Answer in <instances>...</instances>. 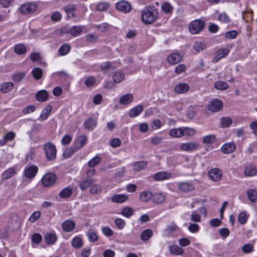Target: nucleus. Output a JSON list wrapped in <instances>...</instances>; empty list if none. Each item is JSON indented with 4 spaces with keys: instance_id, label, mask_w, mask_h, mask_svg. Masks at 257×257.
Wrapping results in <instances>:
<instances>
[{
    "instance_id": "f257e3e1",
    "label": "nucleus",
    "mask_w": 257,
    "mask_h": 257,
    "mask_svg": "<svg viewBox=\"0 0 257 257\" xmlns=\"http://www.w3.org/2000/svg\"><path fill=\"white\" fill-rule=\"evenodd\" d=\"M158 17V11L154 7L147 6L142 11V20L146 24L154 23Z\"/></svg>"
},
{
    "instance_id": "f03ea898",
    "label": "nucleus",
    "mask_w": 257,
    "mask_h": 257,
    "mask_svg": "<svg viewBox=\"0 0 257 257\" xmlns=\"http://www.w3.org/2000/svg\"><path fill=\"white\" fill-rule=\"evenodd\" d=\"M44 149L48 160L51 161L56 158L57 150L54 145L47 143L44 145Z\"/></svg>"
},
{
    "instance_id": "7ed1b4c3",
    "label": "nucleus",
    "mask_w": 257,
    "mask_h": 257,
    "mask_svg": "<svg viewBox=\"0 0 257 257\" xmlns=\"http://www.w3.org/2000/svg\"><path fill=\"white\" fill-rule=\"evenodd\" d=\"M205 24L204 22L196 20L192 21L189 25V31L192 34H196L203 30L204 28Z\"/></svg>"
},
{
    "instance_id": "20e7f679",
    "label": "nucleus",
    "mask_w": 257,
    "mask_h": 257,
    "mask_svg": "<svg viewBox=\"0 0 257 257\" xmlns=\"http://www.w3.org/2000/svg\"><path fill=\"white\" fill-rule=\"evenodd\" d=\"M56 176L52 173L46 174L42 178L41 181L43 186L47 187L52 186L56 182Z\"/></svg>"
},
{
    "instance_id": "39448f33",
    "label": "nucleus",
    "mask_w": 257,
    "mask_h": 257,
    "mask_svg": "<svg viewBox=\"0 0 257 257\" xmlns=\"http://www.w3.org/2000/svg\"><path fill=\"white\" fill-rule=\"evenodd\" d=\"M37 9V6L34 3H28L22 5L20 11L23 15L31 14L34 13Z\"/></svg>"
},
{
    "instance_id": "423d86ee",
    "label": "nucleus",
    "mask_w": 257,
    "mask_h": 257,
    "mask_svg": "<svg viewBox=\"0 0 257 257\" xmlns=\"http://www.w3.org/2000/svg\"><path fill=\"white\" fill-rule=\"evenodd\" d=\"M223 107L222 101L218 99H213L208 103V108L212 112H217L221 109Z\"/></svg>"
},
{
    "instance_id": "0eeeda50",
    "label": "nucleus",
    "mask_w": 257,
    "mask_h": 257,
    "mask_svg": "<svg viewBox=\"0 0 257 257\" xmlns=\"http://www.w3.org/2000/svg\"><path fill=\"white\" fill-rule=\"evenodd\" d=\"M116 8L124 13H128L132 10V6L127 1H122L116 4Z\"/></svg>"
},
{
    "instance_id": "6e6552de",
    "label": "nucleus",
    "mask_w": 257,
    "mask_h": 257,
    "mask_svg": "<svg viewBox=\"0 0 257 257\" xmlns=\"http://www.w3.org/2000/svg\"><path fill=\"white\" fill-rule=\"evenodd\" d=\"M208 176L211 180L217 182L222 177V171L217 168H213L209 171Z\"/></svg>"
},
{
    "instance_id": "1a4fd4ad",
    "label": "nucleus",
    "mask_w": 257,
    "mask_h": 257,
    "mask_svg": "<svg viewBox=\"0 0 257 257\" xmlns=\"http://www.w3.org/2000/svg\"><path fill=\"white\" fill-rule=\"evenodd\" d=\"M38 171V168L36 166L27 167L24 170L25 176L28 179H32L36 176Z\"/></svg>"
},
{
    "instance_id": "9d476101",
    "label": "nucleus",
    "mask_w": 257,
    "mask_h": 257,
    "mask_svg": "<svg viewBox=\"0 0 257 257\" xmlns=\"http://www.w3.org/2000/svg\"><path fill=\"white\" fill-rule=\"evenodd\" d=\"M179 189L183 193H187L194 190V187L190 182H181L179 184Z\"/></svg>"
},
{
    "instance_id": "9b49d317",
    "label": "nucleus",
    "mask_w": 257,
    "mask_h": 257,
    "mask_svg": "<svg viewBox=\"0 0 257 257\" xmlns=\"http://www.w3.org/2000/svg\"><path fill=\"white\" fill-rule=\"evenodd\" d=\"M172 177V174L168 172L161 171L154 174V179L157 181L169 179Z\"/></svg>"
},
{
    "instance_id": "f8f14e48",
    "label": "nucleus",
    "mask_w": 257,
    "mask_h": 257,
    "mask_svg": "<svg viewBox=\"0 0 257 257\" xmlns=\"http://www.w3.org/2000/svg\"><path fill=\"white\" fill-rule=\"evenodd\" d=\"M199 145L195 142H189L182 144L181 149L184 151H193L198 149Z\"/></svg>"
},
{
    "instance_id": "ddd939ff",
    "label": "nucleus",
    "mask_w": 257,
    "mask_h": 257,
    "mask_svg": "<svg viewBox=\"0 0 257 257\" xmlns=\"http://www.w3.org/2000/svg\"><path fill=\"white\" fill-rule=\"evenodd\" d=\"M182 56L179 53H173L168 56L167 60L169 64L174 65L180 62Z\"/></svg>"
},
{
    "instance_id": "4468645a",
    "label": "nucleus",
    "mask_w": 257,
    "mask_h": 257,
    "mask_svg": "<svg viewBox=\"0 0 257 257\" xmlns=\"http://www.w3.org/2000/svg\"><path fill=\"white\" fill-rule=\"evenodd\" d=\"M189 86L185 83H180L175 87V91L178 94H184L189 90Z\"/></svg>"
},
{
    "instance_id": "2eb2a0df",
    "label": "nucleus",
    "mask_w": 257,
    "mask_h": 257,
    "mask_svg": "<svg viewBox=\"0 0 257 257\" xmlns=\"http://www.w3.org/2000/svg\"><path fill=\"white\" fill-rule=\"evenodd\" d=\"M244 173L246 176L251 177L257 174V169L255 166L248 165L245 167Z\"/></svg>"
},
{
    "instance_id": "dca6fc26",
    "label": "nucleus",
    "mask_w": 257,
    "mask_h": 257,
    "mask_svg": "<svg viewBox=\"0 0 257 257\" xmlns=\"http://www.w3.org/2000/svg\"><path fill=\"white\" fill-rule=\"evenodd\" d=\"M229 52V50L227 48H222L218 50L215 53V56L213 58V61L217 62L221 58L226 56Z\"/></svg>"
},
{
    "instance_id": "f3484780",
    "label": "nucleus",
    "mask_w": 257,
    "mask_h": 257,
    "mask_svg": "<svg viewBox=\"0 0 257 257\" xmlns=\"http://www.w3.org/2000/svg\"><path fill=\"white\" fill-rule=\"evenodd\" d=\"M87 141V139L86 136L84 135L80 136L75 141L74 147L78 150L82 148L86 144Z\"/></svg>"
},
{
    "instance_id": "a211bd4d",
    "label": "nucleus",
    "mask_w": 257,
    "mask_h": 257,
    "mask_svg": "<svg viewBox=\"0 0 257 257\" xmlns=\"http://www.w3.org/2000/svg\"><path fill=\"white\" fill-rule=\"evenodd\" d=\"M134 99L133 95L127 93L121 96L119 99V103L122 105H127L131 103Z\"/></svg>"
},
{
    "instance_id": "6ab92c4d",
    "label": "nucleus",
    "mask_w": 257,
    "mask_h": 257,
    "mask_svg": "<svg viewBox=\"0 0 257 257\" xmlns=\"http://www.w3.org/2000/svg\"><path fill=\"white\" fill-rule=\"evenodd\" d=\"M94 181L95 180L92 178L86 179L80 182L79 186L82 191H84L88 187L90 188L91 185L94 183Z\"/></svg>"
},
{
    "instance_id": "aec40b11",
    "label": "nucleus",
    "mask_w": 257,
    "mask_h": 257,
    "mask_svg": "<svg viewBox=\"0 0 257 257\" xmlns=\"http://www.w3.org/2000/svg\"><path fill=\"white\" fill-rule=\"evenodd\" d=\"M97 120L93 118H88L83 123V126L86 130H92L96 126Z\"/></svg>"
},
{
    "instance_id": "412c9836",
    "label": "nucleus",
    "mask_w": 257,
    "mask_h": 257,
    "mask_svg": "<svg viewBox=\"0 0 257 257\" xmlns=\"http://www.w3.org/2000/svg\"><path fill=\"white\" fill-rule=\"evenodd\" d=\"M235 149V145L232 143L224 144L221 147V151L225 154H230Z\"/></svg>"
},
{
    "instance_id": "4be33fe9",
    "label": "nucleus",
    "mask_w": 257,
    "mask_h": 257,
    "mask_svg": "<svg viewBox=\"0 0 257 257\" xmlns=\"http://www.w3.org/2000/svg\"><path fill=\"white\" fill-rule=\"evenodd\" d=\"M82 31L81 28L79 26H73L69 29H67L65 32L67 34H69L73 37H77L79 36Z\"/></svg>"
},
{
    "instance_id": "5701e85b",
    "label": "nucleus",
    "mask_w": 257,
    "mask_h": 257,
    "mask_svg": "<svg viewBox=\"0 0 257 257\" xmlns=\"http://www.w3.org/2000/svg\"><path fill=\"white\" fill-rule=\"evenodd\" d=\"M153 197V194L151 191L145 190L140 193V200L142 202H147Z\"/></svg>"
},
{
    "instance_id": "b1692460",
    "label": "nucleus",
    "mask_w": 257,
    "mask_h": 257,
    "mask_svg": "<svg viewBox=\"0 0 257 257\" xmlns=\"http://www.w3.org/2000/svg\"><path fill=\"white\" fill-rule=\"evenodd\" d=\"M48 93L45 90H40L36 94L37 100L40 102L45 101L48 99Z\"/></svg>"
},
{
    "instance_id": "393cba45",
    "label": "nucleus",
    "mask_w": 257,
    "mask_h": 257,
    "mask_svg": "<svg viewBox=\"0 0 257 257\" xmlns=\"http://www.w3.org/2000/svg\"><path fill=\"white\" fill-rule=\"evenodd\" d=\"M75 223L70 220H67L62 223V228L66 232H70L73 230L75 227Z\"/></svg>"
},
{
    "instance_id": "a878e982",
    "label": "nucleus",
    "mask_w": 257,
    "mask_h": 257,
    "mask_svg": "<svg viewBox=\"0 0 257 257\" xmlns=\"http://www.w3.org/2000/svg\"><path fill=\"white\" fill-rule=\"evenodd\" d=\"M127 199L128 196L125 194H117L112 196L111 198L112 202L117 203H122Z\"/></svg>"
},
{
    "instance_id": "bb28decb",
    "label": "nucleus",
    "mask_w": 257,
    "mask_h": 257,
    "mask_svg": "<svg viewBox=\"0 0 257 257\" xmlns=\"http://www.w3.org/2000/svg\"><path fill=\"white\" fill-rule=\"evenodd\" d=\"M143 110V107L141 105H138L132 108L129 113L131 117H135L139 115Z\"/></svg>"
},
{
    "instance_id": "cd10ccee",
    "label": "nucleus",
    "mask_w": 257,
    "mask_h": 257,
    "mask_svg": "<svg viewBox=\"0 0 257 257\" xmlns=\"http://www.w3.org/2000/svg\"><path fill=\"white\" fill-rule=\"evenodd\" d=\"M16 173V171L14 168H10L4 171L2 175V179L4 180H7Z\"/></svg>"
},
{
    "instance_id": "c85d7f7f",
    "label": "nucleus",
    "mask_w": 257,
    "mask_h": 257,
    "mask_svg": "<svg viewBox=\"0 0 257 257\" xmlns=\"http://www.w3.org/2000/svg\"><path fill=\"white\" fill-rule=\"evenodd\" d=\"M27 50V47L23 43L16 44L14 46V52L18 55L24 54Z\"/></svg>"
},
{
    "instance_id": "c756f323",
    "label": "nucleus",
    "mask_w": 257,
    "mask_h": 257,
    "mask_svg": "<svg viewBox=\"0 0 257 257\" xmlns=\"http://www.w3.org/2000/svg\"><path fill=\"white\" fill-rule=\"evenodd\" d=\"M125 77V74L121 71H116L112 75V79L115 83L121 82Z\"/></svg>"
},
{
    "instance_id": "7c9ffc66",
    "label": "nucleus",
    "mask_w": 257,
    "mask_h": 257,
    "mask_svg": "<svg viewBox=\"0 0 257 257\" xmlns=\"http://www.w3.org/2000/svg\"><path fill=\"white\" fill-rule=\"evenodd\" d=\"M153 231L151 229H146L142 232L140 237L143 241H146L153 236Z\"/></svg>"
},
{
    "instance_id": "2f4dec72",
    "label": "nucleus",
    "mask_w": 257,
    "mask_h": 257,
    "mask_svg": "<svg viewBox=\"0 0 257 257\" xmlns=\"http://www.w3.org/2000/svg\"><path fill=\"white\" fill-rule=\"evenodd\" d=\"M152 198L154 202L157 204H161L164 201L166 197L163 193H159L153 195Z\"/></svg>"
},
{
    "instance_id": "473e14b6",
    "label": "nucleus",
    "mask_w": 257,
    "mask_h": 257,
    "mask_svg": "<svg viewBox=\"0 0 257 257\" xmlns=\"http://www.w3.org/2000/svg\"><path fill=\"white\" fill-rule=\"evenodd\" d=\"M73 190L70 187H66L62 190L59 193V197L62 198H66L69 197L72 194Z\"/></svg>"
},
{
    "instance_id": "72a5a7b5",
    "label": "nucleus",
    "mask_w": 257,
    "mask_h": 257,
    "mask_svg": "<svg viewBox=\"0 0 257 257\" xmlns=\"http://www.w3.org/2000/svg\"><path fill=\"white\" fill-rule=\"evenodd\" d=\"M169 135L173 138H180L183 136L182 127L171 129Z\"/></svg>"
},
{
    "instance_id": "f704fd0d",
    "label": "nucleus",
    "mask_w": 257,
    "mask_h": 257,
    "mask_svg": "<svg viewBox=\"0 0 257 257\" xmlns=\"http://www.w3.org/2000/svg\"><path fill=\"white\" fill-rule=\"evenodd\" d=\"M247 195L249 200L252 202H255L257 201V190L254 189H251L247 191Z\"/></svg>"
},
{
    "instance_id": "c9c22d12",
    "label": "nucleus",
    "mask_w": 257,
    "mask_h": 257,
    "mask_svg": "<svg viewBox=\"0 0 257 257\" xmlns=\"http://www.w3.org/2000/svg\"><path fill=\"white\" fill-rule=\"evenodd\" d=\"M170 251L175 255H182L183 253V249L177 245H171L169 247Z\"/></svg>"
},
{
    "instance_id": "e433bc0d",
    "label": "nucleus",
    "mask_w": 257,
    "mask_h": 257,
    "mask_svg": "<svg viewBox=\"0 0 257 257\" xmlns=\"http://www.w3.org/2000/svg\"><path fill=\"white\" fill-rule=\"evenodd\" d=\"M45 240L47 243L52 244L56 241L57 237L54 233H49L45 235Z\"/></svg>"
},
{
    "instance_id": "4c0bfd02",
    "label": "nucleus",
    "mask_w": 257,
    "mask_h": 257,
    "mask_svg": "<svg viewBox=\"0 0 257 257\" xmlns=\"http://www.w3.org/2000/svg\"><path fill=\"white\" fill-rule=\"evenodd\" d=\"M52 110V106L51 105H47L42 111L40 115V118L42 120L46 119L49 116Z\"/></svg>"
},
{
    "instance_id": "58836bf2",
    "label": "nucleus",
    "mask_w": 257,
    "mask_h": 257,
    "mask_svg": "<svg viewBox=\"0 0 257 257\" xmlns=\"http://www.w3.org/2000/svg\"><path fill=\"white\" fill-rule=\"evenodd\" d=\"M101 185L99 184H92L89 189V192L92 194H98L101 192Z\"/></svg>"
},
{
    "instance_id": "ea45409f",
    "label": "nucleus",
    "mask_w": 257,
    "mask_h": 257,
    "mask_svg": "<svg viewBox=\"0 0 257 257\" xmlns=\"http://www.w3.org/2000/svg\"><path fill=\"white\" fill-rule=\"evenodd\" d=\"M214 87L218 90H225L228 87V85L225 82L222 81H217L214 83Z\"/></svg>"
},
{
    "instance_id": "a19ab883",
    "label": "nucleus",
    "mask_w": 257,
    "mask_h": 257,
    "mask_svg": "<svg viewBox=\"0 0 257 257\" xmlns=\"http://www.w3.org/2000/svg\"><path fill=\"white\" fill-rule=\"evenodd\" d=\"M13 87L14 84L12 82H6L1 85V90L4 93H7L11 91Z\"/></svg>"
},
{
    "instance_id": "79ce46f5",
    "label": "nucleus",
    "mask_w": 257,
    "mask_h": 257,
    "mask_svg": "<svg viewBox=\"0 0 257 257\" xmlns=\"http://www.w3.org/2000/svg\"><path fill=\"white\" fill-rule=\"evenodd\" d=\"M178 229V226L174 222H172L167 226L166 231L169 235H171Z\"/></svg>"
},
{
    "instance_id": "37998d69",
    "label": "nucleus",
    "mask_w": 257,
    "mask_h": 257,
    "mask_svg": "<svg viewBox=\"0 0 257 257\" xmlns=\"http://www.w3.org/2000/svg\"><path fill=\"white\" fill-rule=\"evenodd\" d=\"M113 69H114V67L109 61H107L100 65V69L104 73H106L108 70Z\"/></svg>"
},
{
    "instance_id": "c03bdc74",
    "label": "nucleus",
    "mask_w": 257,
    "mask_h": 257,
    "mask_svg": "<svg viewBox=\"0 0 257 257\" xmlns=\"http://www.w3.org/2000/svg\"><path fill=\"white\" fill-rule=\"evenodd\" d=\"M216 140V137L214 135L211 134L204 136L203 138L202 142L205 144H210L213 143Z\"/></svg>"
},
{
    "instance_id": "a18cd8bd",
    "label": "nucleus",
    "mask_w": 257,
    "mask_h": 257,
    "mask_svg": "<svg viewBox=\"0 0 257 257\" xmlns=\"http://www.w3.org/2000/svg\"><path fill=\"white\" fill-rule=\"evenodd\" d=\"M183 136L192 137L195 134V130L193 128L182 127Z\"/></svg>"
},
{
    "instance_id": "49530a36",
    "label": "nucleus",
    "mask_w": 257,
    "mask_h": 257,
    "mask_svg": "<svg viewBox=\"0 0 257 257\" xmlns=\"http://www.w3.org/2000/svg\"><path fill=\"white\" fill-rule=\"evenodd\" d=\"M70 47L67 44L62 45L59 49L58 52L61 55L64 56L69 53Z\"/></svg>"
},
{
    "instance_id": "de8ad7c7",
    "label": "nucleus",
    "mask_w": 257,
    "mask_h": 257,
    "mask_svg": "<svg viewBox=\"0 0 257 257\" xmlns=\"http://www.w3.org/2000/svg\"><path fill=\"white\" fill-rule=\"evenodd\" d=\"M162 10L166 14L172 13L173 10V7L169 3H164L161 6Z\"/></svg>"
},
{
    "instance_id": "09e8293b",
    "label": "nucleus",
    "mask_w": 257,
    "mask_h": 257,
    "mask_svg": "<svg viewBox=\"0 0 257 257\" xmlns=\"http://www.w3.org/2000/svg\"><path fill=\"white\" fill-rule=\"evenodd\" d=\"M82 241L79 237H75L71 241L72 245L77 248H79L82 246Z\"/></svg>"
},
{
    "instance_id": "8fccbe9b",
    "label": "nucleus",
    "mask_w": 257,
    "mask_h": 257,
    "mask_svg": "<svg viewBox=\"0 0 257 257\" xmlns=\"http://www.w3.org/2000/svg\"><path fill=\"white\" fill-rule=\"evenodd\" d=\"M147 165V163L145 161H142L136 163L134 165L133 167L135 170L139 171L142 169H145Z\"/></svg>"
},
{
    "instance_id": "3c124183",
    "label": "nucleus",
    "mask_w": 257,
    "mask_h": 257,
    "mask_svg": "<svg viewBox=\"0 0 257 257\" xmlns=\"http://www.w3.org/2000/svg\"><path fill=\"white\" fill-rule=\"evenodd\" d=\"M32 74L36 79H40L42 75V70L39 68H35L32 71Z\"/></svg>"
},
{
    "instance_id": "603ef678",
    "label": "nucleus",
    "mask_w": 257,
    "mask_h": 257,
    "mask_svg": "<svg viewBox=\"0 0 257 257\" xmlns=\"http://www.w3.org/2000/svg\"><path fill=\"white\" fill-rule=\"evenodd\" d=\"M77 151L75 147L72 146L70 148L66 149L63 152V156L65 158H68Z\"/></svg>"
},
{
    "instance_id": "864d4df0",
    "label": "nucleus",
    "mask_w": 257,
    "mask_h": 257,
    "mask_svg": "<svg viewBox=\"0 0 257 257\" xmlns=\"http://www.w3.org/2000/svg\"><path fill=\"white\" fill-rule=\"evenodd\" d=\"M109 7V5L108 3L104 2H100L96 6V10L99 12L105 11Z\"/></svg>"
},
{
    "instance_id": "5fc2aeb1",
    "label": "nucleus",
    "mask_w": 257,
    "mask_h": 257,
    "mask_svg": "<svg viewBox=\"0 0 257 257\" xmlns=\"http://www.w3.org/2000/svg\"><path fill=\"white\" fill-rule=\"evenodd\" d=\"M75 10V7L74 5H69L64 8V10L69 18H72L74 16L73 12Z\"/></svg>"
},
{
    "instance_id": "6e6d98bb",
    "label": "nucleus",
    "mask_w": 257,
    "mask_h": 257,
    "mask_svg": "<svg viewBox=\"0 0 257 257\" xmlns=\"http://www.w3.org/2000/svg\"><path fill=\"white\" fill-rule=\"evenodd\" d=\"M134 211L131 207H125L121 210V214L127 218L130 217L133 214Z\"/></svg>"
},
{
    "instance_id": "4d7b16f0",
    "label": "nucleus",
    "mask_w": 257,
    "mask_h": 257,
    "mask_svg": "<svg viewBox=\"0 0 257 257\" xmlns=\"http://www.w3.org/2000/svg\"><path fill=\"white\" fill-rule=\"evenodd\" d=\"M100 161V158L99 156H96L89 161L88 165L89 167H94L98 164Z\"/></svg>"
},
{
    "instance_id": "13d9d810",
    "label": "nucleus",
    "mask_w": 257,
    "mask_h": 257,
    "mask_svg": "<svg viewBox=\"0 0 257 257\" xmlns=\"http://www.w3.org/2000/svg\"><path fill=\"white\" fill-rule=\"evenodd\" d=\"M232 122V119L228 117L222 118L220 121L221 125L223 127H228Z\"/></svg>"
},
{
    "instance_id": "bf43d9fd",
    "label": "nucleus",
    "mask_w": 257,
    "mask_h": 257,
    "mask_svg": "<svg viewBox=\"0 0 257 257\" xmlns=\"http://www.w3.org/2000/svg\"><path fill=\"white\" fill-rule=\"evenodd\" d=\"M26 75V73L24 72H18L16 73L13 75V80L16 82H20Z\"/></svg>"
},
{
    "instance_id": "052dcab7",
    "label": "nucleus",
    "mask_w": 257,
    "mask_h": 257,
    "mask_svg": "<svg viewBox=\"0 0 257 257\" xmlns=\"http://www.w3.org/2000/svg\"><path fill=\"white\" fill-rule=\"evenodd\" d=\"M247 219V216L245 211L240 212L238 217V220L241 224H244L246 223Z\"/></svg>"
},
{
    "instance_id": "680f3d73",
    "label": "nucleus",
    "mask_w": 257,
    "mask_h": 257,
    "mask_svg": "<svg viewBox=\"0 0 257 257\" xmlns=\"http://www.w3.org/2000/svg\"><path fill=\"white\" fill-rule=\"evenodd\" d=\"M41 214V213L40 211H35L30 216V217L29 218L30 221H31L32 222H35L40 217Z\"/></svg>"
},
{
    "instance_id": "e2e57ef3",
    "label": "nucleus",
    "mask_w": 257,
    "mask_h": 257,
    "mask_svg": "<svg viewBox=\"0 0 257 257\" xmlns=\"http://www.w3.org/2000/svg\"><path fill=\"white\" fill-rule=\"evenodd\" d=\"M253 246L251 244H245L242 247V250L245 253H249L253 251Z\"/></svg>"
},
{
    "instance_id": "0e129e2a",
    "label": "nucleus",
    "mask_w": 257,
    "mask_h": 257,
    "mask_svg": "<svg viewBox=\"0 0 257 257\" xmlns=\"http://www.w3.org/2000/svg\"><path fill=\"white\" fill-rule=\"evenodd\" d=\"M102 232L103 234L107 237L111 236L113 233V230L109 227L104 226L102 227Z\"/></svg>"
},
{
    "instance_id": "69168bd1",
    "label": "nucleus",
    "mask_w": 257,
    "mask_h": 257,
    "mask_svg": "<svg viewBox=\"0 0 257 257\" xmlns=\"http://www.w3.org/2000/svg\"><path fill=\"white\" fill-rule=\"evenodd\" d=\"M42 237L41 235L39 233L34 234L32 237V241L36 244L39 243L42 240Z\"/></svg>"
},
{
    "instance_id": "338daca9",
    "label": "nucleus",
    "mask_w": 257,
    "mask_h": 257,
    "mask_svg": "<svg viewBox=\"0 0 257 257\" xmlns=\"http://www.w3.org/2000/svg\"><path fill=\"white\" fill-rule=\"evenodd\" d=\"M237 33L235 30L228 31L225 33V36L227 39H232L237 37Z\"/></svg>"
},
{
    "instance_id": "774afa93",
    "label": "nucleus",
    "mask_w": 257,
    "mask_h": 257,
    "mask_svg": "<svg viewBox=\"0 0 257 257\" xmlns=\"http://www.w3.org/2000/svg\"><path fill=\"white\" fill-rule=\"evenodd\" d=\"M194 49L198 52L202 51L205 48V45L201 42H196L193 46Z\"/></svg>"
}]
</instances>
